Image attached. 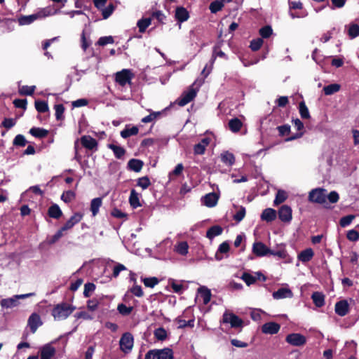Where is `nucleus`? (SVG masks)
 <instances>
[{
	"label": "nucleus",
	"mask_w": 359,
	"mask_h": 359,
	"mask_svg": "<svg viewBox=\"0 0 359 359\" xmlns=\"http://www.w3.org/2000/svg\"><path fill=\"white\" fill-rule=\"evenodd\" d=\"M35 89V86H22L19 88V94L21 95H32Z\"/></svg>",
	"instance_id": "3c124183"
},
{
	"label": "nucleus",
	"mask_w": 359,
	"mask_h": 359,
	"mask_svg": "<svg viewBox=\"0 0 359 359\" xmlns=\"http://www.w3.org/2000/svg\"><path fill=\"white\" fill-rule=\"evenodd\" d=\"M47 214L49 217L58 219L62 216V211L57 204L53 203L48 208Z\"/></svg>",
	"instance_id": "b1692460"
},
{
	"label": "nucleus",
	"mask_w": 359,
	"mask_h": 359,
	"mask_svg": "<svg viewBox=\"0 0 359 359\" xmlns=\"http://www.w3.org/2000/svg\"><path fill=\"white\" fill-rule=\"evenodd\" d=\"M139 129L137 126L129 127L126 126V128L121 131V136L126 139L130 136L136 135L138 133Z\"/></svg>",
	"instance_id": "c9c22d12"
},
{
	"label": "nucleus",
	"mask_w": 359,
	"mask_h": 359,
	"mask_svg": "<svg viewBox=\"0 0 359 359\" xmlns=\"http://www.w3.org/2000/svg\"><path fill=\"white\" fill-rule=\"evenodd\" d=\"M198 292L201 294V297L203 298V304H208L211 299L212 294L210 290L205 286H201L198 289Z\"/></svg>",
	"instance_id": "f704fd0d"
},
{
	"label": "nucleus",
	"mask_w": 359,
	"mask_h": 359,
	"mask_svg": "<svg viewBox=\"0 0 359 359\" xmlns=\"http://www.w3.org/2000/svg\"><path fill=\"white\" fill-rule=\"evenodd\" d=\"M230 250L229 244L227 241H224L219 245L218 250L215 254V259L220 261L223 259L221 255L222 253H227Z\"/></svg>",
	"instance_id": "e433bc0d"
},
{
	"label": "nucleus",
	"mask_w": 359,
	"mask_h": 359,
	"mask_svg": "<svg viewBox=\"0 0 359 359\" xmlns=\"http://www.w3.org/2000/svg\"><path fill=\"white\" fill-rule=\"evenodd\" d=\"M34 293H27L25 294L15 295L13 298L3 299L1 301V306L4 308H12L15 307L18 304V299H25L27 297H32Z\"/></svg>",
	"instance_id": "6e6552de"
},
{
	"label": "nucleus",
	"mask_w": 359,
	"mask_h": 359,
	"mask_svg": "<svg viewBox=\"0 0 359 359\" xmlns=\"http://www.w3.org/2000/svg\"><path fill=\"white\" fill-rule=\"evenodd\" d=\"M42 324L41 318L39 314L33 313L28 319V325L32 333H34L37 328Z\"/></svg>",
	"instance_id": "412c9836"
},
{
	"label": "nucleus",
	"mask_w": 359,
	"mask_h": 359,
	"mask_svg": "<svg viewBox=\"0 0 359 359\" xmlns=\"http://www.w3.org/2000/svg\"><path fill=\"white\" fill-rule=\"evenodd\" d=\"M55 348L50 344H46L41 350V359H52L55 354Z\"/></svg>",
	"instance_id": "5701e85b"
},
{
	"label": "nucleus",
	"mask_w": 359,
	"mask_h": 359,
	"mask_svg": "<svg viewBox=\"0 0 359 359\" xmlns=\"http://www.w3.org/2000/svg\"><path fill=\"white\" fill-rule=\"evenodd\" d=\"M348 35L351 39L359 36V25L357 24L351 25L348 29Z\"/></svg>",
	"instance_id": "774afa93"
},
{
	"label": "nucleus",
	"mask_w": 359,
	"mask_h": 359,
	"mask_svg": "<svg viewBox=\"0 0 359 359\" xmlns=\"http://www.w3.org/2000/svg\"><path fill=\"white\" fill-rule=\"evenodd\" d=\"M241 279L246 283L248 286L255 283L257 281V277L247 272H244L242 274Z\"/></svg>",
	"instance_id": "864d4df0"
},
{
	"label": "nucleus",
	"mask_w": 359,
	"mask_h": 359,
	"mask_svg": "<svg viewBox=\"0 0 359 359\" xmlns=\"http://www.w3.org/2000/svg\"><path fill=\"white\" fill-rule=\"evenodd\" d=\"M173 351L171 348L149 350L145 355L144 359H173Z\"/></svg>",
	"instance_id": "7ed1b4c3"
},
{
	"label": "nucleus",
	"mask_w": 359,
	"mask_h": 359,
	"mask_svg": "<svg viewBox=\"0 0 359 359\" xmlns=\"http://www.w3.org/2000/svg\"><path fill=\"white\" fill-rule=\"evenodd\" d=\"M27 143L25 136L21 134L17 135L13 141V144L17 147H25Z\"/></svg>",
	"instance_id": "680f3d73"
},
{
	"label": "nucleus",
	"mask_w": 359,
	"mask_h": 359,
	"mask_svg": "<svg viewBox=\"0 0 359 359\" xmlns=\"http://www.w3.org/2000/svg\"><path fill=\"white\" fill-rule=\"evenodd\" d=\"M224 6V4H222V1L220 0H215L210 3L209 9L212 13H217L218 11H220Z\"/></svg>",
	"instance_id": "a18cd8bd"
},
{
	"label": "nucleus",
	"mask_w": 359,
	"mask_h": 359,
	"mask_svg": "<svg viewBox=\"0 0 359 359\" xmlns=\"http://www.w3.org/2000/svg\"><path fill=\"white\" fill-rule=\"evenodd\" d=\"M196 91L194 88H191L188 91L184 92L177 99V104L180 107L185 106L196 97Z\"/></svg>",
	"instance_id": "9b49d317"
},
{
	"label": "nucleus",
	"mask_w": 359,
	"mask_h": 359,
	"mask_svg": "<svg viewBox=\"0 0 359 359\" xmlns=\"http://www.w3.org/2000/svg\"><path fill=\"white\" fill-rule=\"evenodd\" d=\"M287 343L294 346H302L306 343V337L299 333H292L286 336Z\"/></svg>",
	"instance_id": "1a4fd4ad"
},
{
	"label": "nucleus",
	"mask_w": 359,
	"mask_h": 359,
	"mask_svg": "<svg viewBox=\"0 0 359 359\" xmlns=\"http://www.w3.org/2000/svg\"><path fill=\"white\" fill-rule=\"evenodd\" d=\"M76 309V307L67 302H62L56 304L52 311L51 314L55 320H61L67 318Z\"/></svg>",
	"instance_id": "f257e3e1"
},
{
	"label": "nucleus",
	"mask_w": 359,
	"mask_h": 359,
	"mask_svg": "<svg viewBox=\"0 0 359 359\" xmlns=\"http://www.w3.org/2000/svg\"><path fill=\"white\" fill-rule=\"evenodd\" d=\"M80 142L84 148L90 151L97 150V141L90 135H83L80 138Z\"/></svg>",
	"instance_id": "f8f14e48"
},
{
	"label": "nucleus",
	"mask_w": 359,
	"mask_h": 359,
	"mask_svg": "<svg viewBox=\"0 0 359 359\" xmlns=\"http://www.w3.org/2000/svg\"><path fill=\"white\" fill-rule=\"evenodd\" d=\"M96 288L95 285L93 283H87L84 285L83 296L85 297H89Z\"/></svg>",
	"instance_id": "bf43d9fd"
},
{
	"label": "nucleus",
	"mask_w": 359,
	"mask_h": 359,
	"mask_svg": "<svg viewBox=\"0 0 359 359\" xmlns=\"http://www.w3.org/2000/svg\"><path fill=\"white\" fill-rule=\"evenodd\" d=\"M76 198V194L72 190L64 191L61 196V200L65 203H69L74 200Z\"/></svg>",
	"instance_id": "de8ad7c7"
},
{
	"label": "nucleus",
	"mask_w": 359,
	"mask_h": 359,
	"mask_svg": "<svg viewBox=\"0 0 359 359\" xmlns=\"http://www.w3.org/2000/svg\"><path fill=\"white\" fill-rule=\"evenodd\" d=\"M129 203L133 208H137L142 205L139 199V194L133 189L130 191Z\"/></svg>",
	"instance_id": "473e14b6"
},
{
	"label": "nucleus",
	"mask_w": 359,
	"mask_h": 359,
	"mask_svg": "<svg viewBox=\"0 0 359 359\" xmlns=\"http://www.w3.org/2000/svg\"><path fill=\"white\" fill-rule=\"evenodd\" d=\"M299 111L300 116L303 119H307L310 118L309 109L304 101L299 102Z\"/></svg>",
	"instance_id": "09e8293b"
},
{
	"label": "nucleus",
	"mask_w": 359,
	"mask_h": 359,
	"mask_svg": "<svg viewBox=\"0 0 359 359\" xmlns=\"http://www.w3.org/2000/svg\"><path fill=\"white\" fill-rule=\"evenodd\" d=\"M137 185L142 187L143 189H146L151 185V182L147 176H144L137 180Z\"/></svg>",
	"instance_id": "69168bd1"
},
{
	"label": "nucleus",
	"mask_w": 359,
	"mask_h": 359,
	"mask_svg": "<svg viewBox=\"0 0 359 359\" xmlns=\"http://www.w3.org/2000/svg\"><path fill=\"white\" fill-rule=\"evenodd\" d=\"M55 118L57 121H62L65 119L64 112L65 108L62 104H55Z\"/></svg>",
	"instance_id": "8fccbe9b"
},
{
	"label": "nucleus",
	"mask_w": 359,
	"mask_h": 359,
	"mask_svg": "<svg viewBox=\"0 0 359 359\" xmlns=\"http://www.w3.org/2000/svg\"><path fill=\"white\" fill-rule=\"evenodd\" d=\"M245 213V208L241 206L238 211L233 215V218L236 222H240L244 219Z\"/></svg>",
	"instance_id": "338daca9"
},
{
	"label": "nucleus",
	"mask_w": 359,
	"mask_h": 359,
	"mask_svg": "<svg viewBox=\"0 0 359 359\" xmlns=\"http://www.w3.org/2000/svg\"><path fill=\"white\" fill-rule=\"evenodd\" d=\"M223 229L219 225H214L210 227L206 232V237L209 239H212L215 236H219L222 233Z\"/></svg>",
	"instance_id": "c85d7f7f"
},
{
	"label": "nucleus",
	"mask_w": 359,
	"mask_h": 359,
	"mask_svg": "<svg viewBox=\"0 0 359 359\" xmlns=\"http://www.w3.org/2000/svg\"><path fill=\"white\" fill-rule=\"evenodd\" d=\"M314 252L311 248H306L298 254L297 258L303 263H306L312 259Z\"/></svg>",
	"instance_id": "a878e982"
},
{
	"label": "nucleus",
	"mask_w": 359,
	"mask_h": 359,
	"mask_svg": "<svg viewBox=\"0 0 359 359\" xmlns=\"http://www.w3.org/2000/svg\"><path fill=\"white\" fill-rule=\"evenodd\" d=\"M220 43H218L215 45L213 48V53L211 59L212 63H214L217 57L227 59L226 55L222 50H220Z\"/></svg>",
	"instance_id": "37998d69"
},
{
	"label": "nucleus",
	"mask_w": 359,
	"mask_h": 359,
	"mask_svg": "<svg viewBox=\"0 0 359 359\" xmlns=\"http://www.w3.org/2000/svg\"><path fill=\"white\" fill-rule=\"evenodd\" d=\"M115 10V6L113 3H110L107 7L102 10V15L104 19H107Z\"/></svg>",
	"instance_id": "052dcab7"
},
{
	"label": "nucleus",
	"mask_w": 359,
	"mask_h": 359,
	"mask_svg": "<svg viewBox=\"0 0 359 359\" xmlns=\"http://www.w3.org/2000/svg\"><path fill=\"white\" fill-rule=\"evenodd\" d=\"M313 304L317 307H322L325 304V295L320 292H314L311 295Z\"/></svg>",
	"instance_id": "2f4dec72"
},
{
	"label": "nucleus",
	"mask_w": 359,
	"mask_h": 359,
	"mask_svg": "<svg viewBox=\"0 0 359 359\" xmlns=\"http://www.w3.org/2000/svg\"><path fill=\"white\" fill-rule=\"evenodd\" d=\"M151 18H142L137 21V25L140 33H144L147 28L151 25Z\"/></svg>",
	"instance_id": "a19ab883"
},
{
	"label": "nucleus",
	"mask_w": 359,
	"mask_h": 359,
	"mask_svg": "<svg viewBox=\"0 0 359 359\" xmlns=\"http://www.w3.org/2000/svg\"><path fill=\"white\" fill-rule=\"evenodd\" d=\"M210 142V138L204 137L200 142L196 144L194 147V154L195 155H202L205 153L206 147L209 145Z\"/></svg>",
	"instance_id": "4be33fe9"
},
{
	"label": "nucleus",
	"mask_w": 359,
	"mask_h": 359,
	"mask_svg": "<svg viewBox=\"0 0 359 359\" xmlns=\"http://www.w3.org/2000/svg\"><path fill=\"white\" fill-rule=\"evenodd\" d=\"M259 33L260 36H262V39H268L273 34V29L271 26L266 25V26L262 27L259 29Z\"/></svg>",
	"instance_id": "5fc2aeb1"
},
{
	"label": "nucleus",
	"mask_w": 359,
	"mask_h": 359,
	"mask_svg": "<svg viewBox=\"0 0 359 359\" xmlns=\"http://www.w3.org/2000/svg\"><path fill=\"white\" fill-rule=\"evenodd\" d=\"M263 43L264 41L262 38L252 39L250 41V48L252 51H257L261 48Z\"/></svg>",
	"instance_id": "13d9d810"
},
{
	"label": "nucleus",
	"mask_w": 359,
	"mask_h": 359,
	"mask_svg": "<svg viewBox=\"0 0 359 359\" xmlns=\"http://www.w3.org/2000/svg\"><path fill=\"white\" fill-rule=\"evenodd\" d=\"M309 200L318 204L325 203L326 202V190L322 188L311 190L309 194Z\"/></svg>",
	"instance_id": "423d86ee"
},
{
	"label": "nucleus",
	"mask_w": 359,
	"mask_h": 359,
	"mask_svg": "<svg viewBox=\"0 0 359 359\" xmlns=\"http://www.w3.org/2000/svg\"><path fill=\"white\" fill-rule=\"evenodd\" d=\"M272 295L275 299H280L292 297L293 294L290 289L286 287H280L277 291H275Z\"/></svg>",
	"instance_id": "393cba45"
},
{
	"label": "nucleus",
	"mask_w": 359,
	"mask_h": 359,
	"mask_svg": "<svg viewBox=\"0 0 359 359\" xmlns=\"http://www.w3.org/2000/svg\"><path fill=\"white\" fill-rule=\"evenodd\" d=\"M133 337L130 332L124 333L119 341L121 349L125 352L128 353L130 351L133 346Z\"/></svg>",
	"instance_id": "9d476101"
},
{
	"label": "nucleus",
	"mask_w": 359,
	"mask_h": 359,
	"mask_svg": "<svg viewBox=\"0 0 359 359\" xmlns=\"http://www.w3.org/2000/svg\"><path fill=\"white\" fill-rule=\"evenodd\" d=\"M292 123L296 129L299 132L294 134V135L287 137L285 139V141L287 142L292 141L296 139L300 138L304 135V131H302L304 129V123H302V121L299 118H296L292 120Z\"/></svg>",
	"instance_id": "a211bd4d"
},
{
	"label": "nucleus",
	"mask_w": 359,
	"mask_h": 359,
	"mask_svg": "<svg viewBox=\"0 0 359 359\" xmlns=\"http://www.w3.org/2000/svg\"><path fill=\"white\" fill-rule=\"evenodd\" d=\"M222 322L223 323H229L231 328H239V332L241 331L244 324L243 320L238 316L233 313H229L226 311L223 314Z\"/></svg>",
	"instance_id": "39448f33"
},
{
	"label": "nucleus",
	"mask_w": 359,
	"mask_h": 359,
	"mask_svg": "<svg viewBox=\"0 0 359 359\" xmlns=\"http://www.w3.org/2000/svg\"><path fill=\"white\" fill-rule=\"evenodd\" d=\"M83 215L80 212L74 213L61 227L62 231L71 229L75 224H78L83 218Z\"/></svg>",
	"instance_id": "f3484780"
},
{
	"label": "nucleus",
	"mask_w": 359,
	"mask_h": 359,
	"mask_svg": "<svg viewBox=\"0 0 359 359\" xmlns=\"http://www.w3.org/2000/svg\"><path fill=\"white\" fill-rule=\"evenodd\" d=\"M50 15H52L51 9L49 8H44L41 9L36 13L21 16L18 19V22L21 25H29L38 19H41Z\"/></svg>",
	"instance_id": "f03ea898"
},
{
	"label": "nucleus",
	"mask_w": 359,
	"mask_h": 359,
	"mask_svg": "<svg viewBox=\"0 0 359 359\" xmlns=\"http://www.w3.org/2000/svg\"><path fill=\"white\" fill-rule=\"evenodd\" d=\"M117 310L120 314L126 316L131 313L133 310V306H127L124 304H119L117 306Z\"/></svg>",
	"instance_id": "603ef678"
},
{
	"label": "nucleus",
	"mask_w": 359,
	"mask_h": 359,
	"mask_svg": "<svg viewBox=\"0 0 359 359\" xmlns=\"http://www.w3.org/2000/svg\"><path fill=\"white\" fill-rule=\"evenodd\" d=\"M271 252L265 244L262 242H255L252 246V252L257 257H264Z\"/></svg>",
	"instance_id": "dca6fc26"
},
{
	"label": "nucleus",
	"mask_w": 359,
	"mask_h": 359,
	"mask_svg": "<svg viewBox=\"0 0 359 359\" xmlns=\"http://www.w3.org/2000/svg\"><path fill=\"white\" fill-rule=\"evenodd\" d=\"M154 337L158 341H164L168 337L166 330L163 327H158L154 332Z\"/></svg>",
	"instance_id": "49530a36"
},
{
	"label": "nucleus",
	"mask_w": 359,
	"mask_h": 359,
	"mask_svg": "<svg viewBox=\"0 0 359 359\" xmlns=\"http://www.w3.org/2000/svg\"><path fill=\"white\" fill-rule=\"evenodd\" d=\"M142 280L146 287L151 288L154 287L159 283V280L156 277L144 278Z\"/></svg>",
	"instance_id": "6e6d98bb"
},
{
	"label": "nucleus",
	"mask_w": 359,
	"mask_h": 359,
	"mask_svg": "<svg viewBox=\"0 0 359 359\" xmlns=\"http://www.w3.org/2000/svg\"><path fill=\"white\" fill-rule=\"evenodd\" d=\"M107 147L113 151L115 157L118 159L122 158L126 154L125 149L121 146L114 144H108Z\"/></svg>",
	"instance_id": "7c9ffc66"
},
{
	"label": "nucleus",
	"mask_w": 359,
	"mask_h": 359,
	"mask_svg": "<svg viewBox=\"0 0 359 359\" xmlns=\"http://www.w3.org/2000/svg\"><path fill=\"white\" fill-rule=\"evenodd\" d=\"M133 74L130 69H123L116 74L115 81L121 86H125L127 83H130Z\"/></svg>",
	"instance_id": "0eeeda50"
},
{
	"label": "nucleus",
	"mask_w": 359,
	"mask_h": 359,
	"mask_svg": "<svg viewBox=\"0 0 359 359\" xmlns=\"http://www.w3.org/2000/svg\"><path fill=\"white\" fill-rule=\"evenodd\" d=\"M341 88V86L338 83H332L325 86L323 88V92L326 95H331L337 93Z\"/></svg>",
	"instance_id": "ea45409f"
},
{
	"label": "nucleus",
	"mask_w": 359,
	"mask_h": 359,
	"mask_svg": "<svg viewBox=\"0 0 359 359\" xmlns=\"http://www.w3.org/2000/svg\"><path fill=\"white\" fill-rule=\"evenodd\" d=\"M143 165V161L136 158H132L128 163V169L135 172H139L142 169Z\"/></svg>",
	"instance_id": "cd10ccee"
},
{
	"label": "nucleus",
	"mask_w": 359,
	"mask_h": 359,
	"mask_svg": "<svg viewBox=\"0 0 359 359\" xmlns=\"http://www.w3.org/2000/svg\"><path fill=\"white\" fill-rule=\"evenodd\" d=\"M29 133L36 138H44L48 135V130L42 128L33 127L29 130Z\"/></svg>",
	"instance_id": "72a5a7b5"
},
{
	"label": "nucleus",
	"mask_w": 359,
	"mask_h": 359,
	"mask_svg": "<svg viewBox=\"0 0 359 359\" xmlns=\"http://www.w3.org/2000/svg\"><path fill=\"white\" fill-rule=\"evenodd\" d=\"M102 203V201L100 197L95 198L91 201L90 211L92 212L93 216H95L98 213L99 208L101 207Z\"/></svg>",
	"instance_id": "58836bf2"
},
{
	"label": "nucleus",
	"mask_w": 359,
	"mask_h": 359,
	"mask_svg": "<svg viewBox=\"0 0 359 359\" xmlns=\"http://www.w3.org/2000/svg\"><path fill=\"white\" fill-rule=\"evenodd\" d=\"M280 329V325L276 322H268L262 326V332L266 334H277Z\"/></svg>",
	"instance_id": "2eb2a0df"
},
{
	"label": "nucleus",
	"mask_w": 359,
	"mask_h": 359,
	"mask_svg": "<svg viewBox=\"0 0 359 359\" xmlns=\"http://www.w3.org/2000/svg\"><path fill=\"white\" fill-rule=\"evenodd\" d=\"M349 304L346 299L337 302L334 306L335 313L339 316H345L349 313Z\"/></svg>",
	"instance_id": "4468645a"
},
{
	"label": "nucleus",
	"mask_w": 359,
	"mask_h": 359,
	"mask_svg": "<svg viewBox=\"0 0 359 359\" xmlns=\"http://www.w3.org/2000/svg\"><path fill=\"white\" fill-rule=\"evenodd\" d=\"M35 108L39 113H45L48 111V102L43 100H36L34 102Z\"/></svg>",
	"instance_id": "c03bdc74"
},
{
	"label": "nucleus",
	"mask_w": 359,
	"mask_h": 359,
	"mask_svg": "<svg viewBox=\"0 0 359 359\" xmlns=\"http://www.w3.org/2000/svg\"><path fill=\"white\" fill-rule=\"evenodd\" d=\"M189 245L186 241H182L178 243L176 246V251L181 255H186L188 253Z\"/></svg>",
	"instance_id": "4d7b16f0"
},
{
	"label": "nucleus",
	"mask_w": 359,
	"mask_h": 359,
	"mask_svg": "<svg viewBox=\"0 0 359 359\" xmlns=\"http://www.w3.org/2000/svg\"><path fill=\"white\" fill-rule=\"evenodd\" d=\"M175 18L178 22L182 23L189 18V13L184 7L179 6L175 9Z\"/></svg>",
	"instance_id": "aec40b11"
},
{
	"label": "nucleus",
	"mask_w": 359,
	"mask_h": 359,
	"mask_svg": "<svg viewBox=\"0 0 359 359\" xmlns=\"http://www.w3.org/2000/svg\"><path fill=\"white\" fill-rule=\"evenodd\" d=\"M292 208L287 205H283L278 210V218L283 222H290L292 220Z\"/></svg>",
	"instance_id": "ddd939ff"
},
{
	"label": "nucleus",
	"mask_w": 359,
	"mask_h": 359,
	"mask_svg": "<svg viewBox=\"0 0 359 359\" xmlns=\"http://www.w3.org/2000/svg\"><path fill=\"white\" fill-rule=\"evenodd\" d=\"M221 161L227 165H232L235 163V156L234 155L226 151L221 154Z\"/></svg>",
	"instance_id": "4c0bfd02"
},
{
	"label": "nucleus",
	"mask_w": 359,
	"mask_h": 359,
	"mask_svg": "<svg viewBox=\"0 0 359 359\" xmlns=\"http://www.w3.org/2000/svg\"><path fill=\"white\" fill-rule=\"evenodd\" d=\"M289 14L294 18H305L308 15V12L303 10V4L301 1H288Z\"/></svg>",
	"instance_id": "20e7f679"
},
{
	"label": "nucleus",
	"mask_w": 359,
	"mask_h": 359,
	"mask_svg": "<svg viewBox=\"0 0 359 359\" xmlns=\"http://www.w3.org/2000/svg\"><path fill=\"white\" fill-rule=\"evenodd\" d=\"M218 200L219 196L215 192H211L203 197L202 202L205 206L212 208L217 205Z\"/></svg>",
	"instance_id": "6ab92c4d"
},
{
	"label": "nucleus",
	"mask_w": 359,
	"mask_h": 359,
	"mask_svg": "<svg viewBox=\"0 0 359 359\" xmlns=\"http://www.w3.org/2000/svg\"><path fill=\"white\" fill-rule=\"evenodd\" d=\"M354 215H348L341 217L339 220V224L341 227H346L348 226L352 221L355 219Z\"/></svg>",
	"instance_id": "0e129e2a"
},
{
	"label": "nucleus",
	"mask_w": 359,
	"mask_h": 359,
	"mask_svg": "<svg viewBox=\"0 0 359 359\" xmlns=\"http://www.w3.org/2000/svg\"><path fill=\"white\" fill-rule=\"evenodd\" d=\"M276 218V211L272 208H266L261 215V219L267 222H272Z\"/></svg>",
	"instance_id": "bb28decb"
},
{
	"label": "nucleus",
	"mask_w": 359,
	"mask_h": 359,
	"mask_svg": "<svg viewBox=\"0 0 359 359\" xmlns=\"http://www.w3.org/2000/svg\"><path fill=\"white\" fill-rule=\"evenodd\" d=\"M229 130L233 133H238L241 130L243 123L238 118H233L229 121Z\"/></svg>",
	"instance_id": "c756f323"
},
{
	"label": "nucleus",
	"mask_w": 359,
	"mask_h": 359,
	"mask_svg": "<svg viewBox=\"0 0 359 359\" xmlns=\"http://www.w3.org/2000/svg\"><path fill=\"white\" fill-rule=\"evenodd\" d=\"M276 129L278 131V135L280 137H285L290 135L291 130H290V126L288 124H285L282 126H279L276 128Z\"/></svg>",
	"instance_id": "e2e57ef3"
},
{
	"label": "nucleus",
	"mask_w": 359,
	"mask_h": 359,
	"mask_svg": "<svg viewBox=\"0 0 359 359\" xmlns=\"http://www.w3.org/2000/svg\"><path fill=\"white\" fill-rule=\"evenodd\" d=\"M287 198V193L283 190H278L273 201V205L277 206L283 203Z\"/></svg>",
	"instance_id": "79ce46f5"
}]
</instances>
